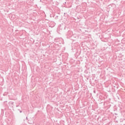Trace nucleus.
I'll return each instance as SVG.
<instances>
[{
    "label": "nucleus",
    "instance_id": "f257e3e1",
    "mask_svg": "<svg viewBox=\"0 0 125 125\" xmlns=\"http://www.w3.org/2000/svg\"><path fill=\"white\" fill-rule=\"evenodd\" d=\"M20 113H22V111H20Z\"/></svg>",
    "mask_w": 125,
    "mask_h": 125
},
{
    "label": "nucleus",
    "instance_id": "f03ea898",
    "mask_svg": "<svg viewBox=\"0 0 125 125\" xmlns=\"http://www.w3.org/2000/svg\"><path fill=\"white\" fill-rule=\"evenodd\" d=\"M26 120H28V117H26Z\"/></svg>",
    "mask_w": 125,
    "mask_h": 125
}]
</instances>
